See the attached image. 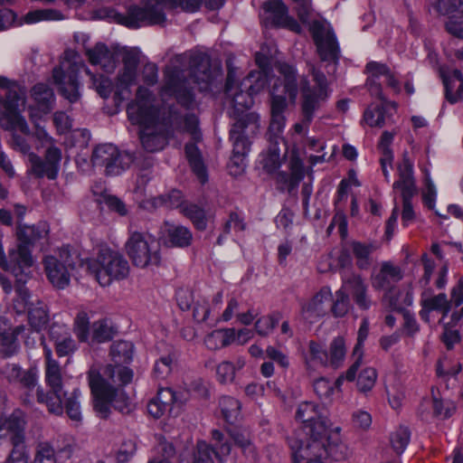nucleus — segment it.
I'll use <instances>...</instances> for the list:
<instances>
[{
	"label": "nucleus",
	"instance_id": "1",
	"mask_svg": "<svg viewBox=\"0 0 463 463\" xmlns=\"http://www.w3.org/2000/svg\"><path fill=\"white\" fill-rule=\"evenodd\" d=\"M153 94L139 86L135 99L127 108L128 118L139 128L141 145L147 152L164 149L173 128L174 84L171 79L160 90V101L153 104Z\"/></svg>",
	"mask_w": 463,
	"mask_h": 463
},
{
	"label": "nucleus",
	"instance_id": "2",
	"mask_svg": "<svg viewBox=\"0 0 463 463\" xmlns=\"http://www.w3.org/2000/svg\"><path fill=\"white\" fill-rule=\"evenodd\" d=\"M295 419L302 424L306 439L296 447L291 445L294 463H324L326 456L336 461L346 458L347 448L341 439V428H331L317 404L299 403Z\"/></svg>",
	"mask_w": 463,
	"mask_h": 463
},
{
	"label": "nucleus",
	"instance_id": "3",
	"mask_svg": "<svg viewBox=\"0 0 463 463\" xmlns=\"http://www.w3.org/2000/svg\"><path fill=\"white\" fill-rule=\"evenodd\" d=\"M110 354L115 364L107 365L102 374L95 369L89 373L94 409L103 418L109 415L110 407L122 412L129 410V398L123 387L131 382L133 373L124 364L132 360L133 345L128 341L116 342L111 346Z\"/></svg>",
	"mask_w": 463,
	"mask_h": 463
},
{
	"label": "nucleus",
	"instance_id": "4",
	"mask_svg": "<svg viewBox=\"0 0 463 463\" xmlns=\"http://www.w3.org/2000/svg\"><path fill=\"white\" fill-rule=\"evenodd\" d=\"M81 70L91 77L92 86L100 97L107 99L111 93H115V82L106 76L92 74L80 55L70 50L64 52L60 65L52 72L53 83L70 102H76L80 97L78 74Z\"/></svg>",
	"mask_w": 463,
	"mask_h": 463
},
{
	"label": "nucleus",
	"instance_id": "5",
	"mask_svg": "<svg viewBox=\"0 0 463 463\" xmlns=\"http://www.w3.org/2000/svg\"><path fill=\"white\" fill-rule=\"evenodd\" d=\"M280 76L273 83L271 90V121L269 129L275 135L285 128L284 111L287 108V97L295 101L298 95V84L295 70L288 64H279Z\"/></svg>",
	"mask_w": 463,
	"mask_h": 463
},
{
	"label": "nucleus",
	"instance_id": "6",
	"mask_svg": "<svg viewBox=\"0 0 463 463\" xmlns=\"http://www.w3.org/2000/svg\"><path fill=\"white\" fill-rule=\"evenodd\" d=\"M81 266L92 275L99 284L106 287L113 280L126 278L129 271L128 261L118 252L101 248L95 256L84 261Z\"/></svg>",
	"mask_w": 463,
	"mask_h": 463
},
{
	"label": "nucleus",
	"instance_id": "7",
	"mask_svg": "<svg viewBox=\"0 0 463 463\" xmlns=\"http://www.w3.org/2000/svg\"><path fill=\"white\" fill-rule=\"evenodd\" d=\"M0 88L6 90L0 113L1 126L5 129L18 130L28 135L29 127L21 114L25 106V89L3 76H0Z\"/></svg>",
	"mask_w": 463,
	"mask_h": 463
},
{
	"label": "nucleus",
	"instance_id": "8",
	"mask_svg": "<svg viewBox=\"0 0 463 463\" xmlns=\"http://www.w3.org/2000/svg\"><path fill=\"white\" fill-rule=\"evenodd\" d=\"M34 128L36 129L35 127ZM34 137L42 147L47 148L44 160H42L37 155L31 153L29 144L20 136H13L12 146L15 150L27 155L31 172L39 177L46 176L49 179H55L60 169L61 152L58 147L54 146L53 139L52 145H43L36 137V131L34 132Z\"/></svg>",
	"mask_w": 463,
	"mask_h": 463
},
{
	"label": "nucleus",
	"instance_id": "9",
	"mask_svg": "<svg viewBox=\"0 0 463 463\" xmlns=\"http://www.w3.org/2000/svg\"><path fill=\"white\" fill-rule=\"evenodd\" d=\"M309 72L312 74L313 85L306 79L300 82L302 94V112L304 121L309 123L315 112L319 109L330 95L328 82L323 72L314 65L309 64Z\"/></svg>",
	"mask_w": 463,
	"mask_h": 463
},
{
	"label": "nucleus",
	"instance_id": "10",
	"mask_svg": "<svg viewBox=\"0 0 463 463\" xmlns=\"http://www.w3.org/2000/svg\"><path fill=\"white\" fill-rule=\"evenodd\" d=\"M173 5L174 0H146L144 6H131L119 17V23L132 29L161 24L165 21V10Z\"/></svg>",
	"mask_w": 463,
	"mask_h": 463
},
{
	"label": "nucleus",
	"instance_id": "11",
	"mask_svg": "<svg viewBox=\"0 0 463 463\" xmlns=\"http://www.w3.org/2000/svg\"><path fill=\"white\" fill-rule=\"evenodd\" d=\"M127 254L132 263L144 269L160 263L159 242L149 233L132 232L126 242Z\"/></svg>",
	"mask_w": 463,
	"mask_h": 463
},
{
	"label": "nucleus",
	"instance_id": "12",
	"mask_svg": "<svg viewBox=\"0 0 463 463\" xmlns=\"http://www.w3.org/2000/svg\"><path fill=\"white\" fill-rule=\"evenodd\" d=\"M413 161L411 160L407 152L402 156V161L397 165L398 180L392 184L393 190L400 192L402 198L403 209L402 220L407 225L414 219V212L411 200L418 193L414 178Z\"/></svg>",
	"mask_w": 463,
	"mask_h": 463
},
{
	"label": "nucleus",
	"instance_id": "13",
	"mask_svg": "<svg viewBox=\"0 0 463 463\" xmlns=\"http://www.w3.org/2000/svg\"><path fill=\"white\" fill-rule=\"evenodd\" d=\"M31 96L34 104L29 106V116L36 128V137L43 145H52V137L41 126V121L52 109L55 99L53 91L46 84L38 83L33 87Z\"/></svg>",
	"mask_w": 463,
	"mask_h": 463
},
{
	"label": "nucleus",
	"instance_id": "14",
	"mask_svg": "<svg viewBox=\"0 0 463 463\" xmlns=\"http://www.w3.org/2000/svg\"><path fill=\"white\" fill-rule=\"evenodd\" d=\"M8 258L9 260L5 251L2 234H0V267L14 275L17 285L25 284L32 277L34 266L31 251L23 245H16L8 250Z\"/></svg>",
	"mask_w": 463,
	"mask_h": 463
},
{
	"label": "nucleus",
	"instance_id": "15",
	"mask_svg": "<svg viewBox=\"0 0 463 463\" xmlns=\"http://www.w3.org/2000/svg\"><path fill=\"white\" fill-rule=\"evenodd\" d=\"M310 31L321 61H327V73H334L336 70L339 48L330 24L316 21L312 24Z\"/></svg>",
	"mask_w": 463,
	"mask_h": 463
},
{
	"label": "nucleus",
	"instance_id": "16",
	"mask_svg": "<svg viewBox=\"0 0 463 463\" xmlns=\"http://www.w3.org/2000/svg\"><path fill=\"white\" fill-rule=\"evenodd\" d=\"M43 266L47 279L54 288L63 289L69 286L75 269L73 258L69 251H61L57 256H46Z\"/></svg>",
	"mask_w": 463,
	"mask_h": 463
},
{
	"label": "nucleus",
	"instance_id": "17",
	"mask_svg": "<svg viewBox=\"0 0 463 463\" xmlns=\"http://www.w3.org/2000/svg\"><path fill=\"white\" fill-rule=\"evenodd\" d=\"M260 128L259 116L256 113L245 115L235 121L230 135L233 144L232 154L246 156L250 150L249 138L257 134Z\"/></svg>",
	"mask_w": 463,
	"mask_h": 463
},
{
	"label": "nucleus",
	"instance_id": "18",
	"mask_svg": "<svg viewBox=\"0 0 463 463\" xmlns=\"http://www.w3.org/2000/svg\"><path fill=\"white\" fill-rule=\"evenodd\" d=\"M252 97L253 95L250 91L243 88L241 81L238 82L232 75H228L226 82V101L230 106V116L232 117L235 121L251 113L247 111L253 104Z\"/></svg>",
	"mask_w": 463,
	"mask_h": 463
},
{
	"label": "nucleus",
	"instance_id": "19",
	"mask_svg": "<svg viewBox=\"0 0 463 463\" xmlns=\"http://www.w3.org/2000/svg\"><path fill=\"white\" fill-rule=\"evenodd\" d=\"M138 56L133 51H126L122 57V66L119 68L115 80V95L124 99L131 93V88L137 80Z\"/></svg>",
	"mask_w": 463,
	"mask_h": 463
},
{
	"label": "nucleus",
	"instance_id": "20",
	"mask_svg": "<svg viewBox=\"0 0 463 463\" xmlns=\"http://www.w3.org/2000/svg\"><path fill=\"white\" fill-rule=\"evenodd\" d=\"M16 298L14 301V308L17 313H23L28 309V320L35 332H40L49 321V316L43 304L29 307L30 295L24 284L16 285Z\"/></svg>",
	"mask_w": 463,
	"mask_h": 463
},
{
	"label": "nucleus",
	"instance_id": "21",
	"mask_svg": "<svg viewBox=\"0 0 463 463\" xmlns=\"http://www.w3.org/2000/svg\"><path fill=\"white\" fill-rule=\"evenodd\" d=\"M130 157L121 154L112 144L98 146L93 151L92 162L95 165L106 167L108 175H119L128 165Z\"/></svg>",
	"mask_w": 463,
	"mask_h": 463
},
{
	"label": "nucleus",
	"instance_id": "22",
	"mask_svg": "<svg viewBox=\"0 0 463 463\" xmlns=\"http://www.w3.org/2000/svg\"><path fill=\"white\" fill-rule=\"evenodd\" d=\"M434 8L443 15H450L446 24L447 31L463 38V0H437Z\"/></svg>",
	"mask_w": 463,
	"mask_h": 463
},
{
	"label": "nucleus",
	"instance_id": "23",
	"mask_svg": "<svg viewBox=\"0 0 463 463\" xmlns=\"http://www.w3.org/2000/svg\"><path fill=\"white\" fill-rule=\"evenodd\" d=\"M189 74L200 90H206L221 75V71L219 69H211L210 59L206 54H196L191 58Z\"/></svg>",
	"mask_w": 463,
	"mask_h": 463
},
{
	"label": "nucleus",
	"instance_id": "24",
	"mask_svg": "<svg viewBox=\"0 0 463 463\" xmlns=\"http://www.w3.org/2000/svg\"><path fill=\"white\" fill-rule=\"evenodd\" d=\"M265 19L270 24L299 33L300 25L288 15V8L281 0H269L263 4Z\"/></svg>",
	"mask_w": 463,
	"mask_h": 463
},
{
	"label": "nucleus",
	"instance_id": "25",
	"mask_svg": "<svg viewBox=\"0 0 463 463\" xmlns=\"http://www.w3.org/2000/svg\"><path fill=\"white\" fill-rule=\"evenodd\" d=\"M333 298L331 288L325 286L320 288L308 301L304 303L301 313L306 320L313 322L324 317Z\"/></svg>",
	"mask_w": 463,
	"mask_h": 463
},
{
	"label": "nucleus",
	"instance_id": "26",
	"mask_svg": "<svg viewBox=\"0 0 463 463\" xmlns=\"http://www.w3.org/2000/svg\"><path fill=\"white\" fill-rule=\"evenodd\" d=\"M402 279V273L398 266L383 262L378 270L371 277L372 286L375 290H394L393 285Z\"/></svg>",
	"mask_w": 463,
	"mask_h": 463
},
{
	"label": "nucleus",
	"instance_id": "27",
	"mask_svg": "<svg viewBox=\"0 0 463 463\" xmlns=\"http://www.w3.org/2000/svg\"><path fill=\"white\" fill-rule=\"evenodd\" d=\"M86 56L91 65L99 66L106 72H112L117 66L116 52L102 43L86 49Z\"/></svg>",
	"mask_w": 463,
	"mask_h": 463
},
{
	"label": "nucleus",
	"instance_id": "28",
	"mask_svg": "<svg viewBox=\"0 0 463 463\" xmlns=\"http://www.w3.org/2000/svg\"><path fill=\"white\" fill-rule=\"evenodd\" d=\"M366 71L369 73L368 86L372 94L380 95L382 89L380 84L376 82V80L380 76H383L386 79L387 84L395 91L400 92V84L396 80L393 73L387 68L386 65L376 61H371L366 65Z\"/></svg>",
	"mask_w": 463,
	"mask_h": 463
},
{
	"label": "nucleus",
	"instance_id": "29",
	"mask_svg": "<svg viewBox=\"0 0 463 463\" xmlns=\"http://www.w3.org/2000/svg\"><path fill=\"white\" fill-rule=\"evenodd\" d=\"M50 337L54 342L55 349L60 356L73 353L77 346L71 338L69 328L64 325H52L50 328Z\"/></svg>",
	"mask_w": 463,
	"mask_h": 463
},
{
	"label": "nucleus",
	"instance_id": "30",
	"mask_svg": "<svg viewBox=\"0 0 463 463\" xmlns=\"http://www.w3.org/2000/svg\"><path fill=\"white\" fill-rule=\"evenodd\" d=\"M174 402V391L171 388H161L157 394L147 404V411L155 418H160L171 411Z\"/></svg>",
	"mask_w": 463,
	"mask_h": 463
},
{
	"label": "nucleus",
	"instance_id": "31",
	"mask_svg": "<svg viewBox=\"0 0 463 463\" xmlns=\"http://www.w3.org/2000/svg\"><path fill=\"white\" fill-rule=\"evenodd\" d=\"M2 373L9 382L20 383L26 388L35 386L38 380V372L36 369L22 371L17 364H6Z\"/></svg>",
	"mask_w": 463,
	"mask_h": 463
},
{
	"label": "nucleus",
	"instance_id": "32",
	"mask_svg": "<svg viewBox=\"0 0 463 463\" xmlns=\"http://www.w3.org/2000/svg\"><path fill=\"white\" fill-rule=\"evenodd\" d=\"M176 202H178V203L175 205V208H177L184 216L191 220L198 230L203 231L206 229L207 217L203 209L190 202L184 200L179 201V196L175 194V203Z\"/></svg>",
	"mask_w": 463,
	"mask_h": 463
},
{
	"label": "nucleus",
	"instance_id": "33",
	"mask_svg": "<svg viewBox=\"0 0 463 463\" xmlns=\"http://www.w3.org/2000/svg\"><path fill=\"white\" fill-rule=\"evenodd\" d=\"M44 355L46 358L45 379L48 385L54 392L61 391V375L59 364L52 358V349L43 341Z\"/></svg>",
	"mask_w": 463,
	"mask_h": 463
},
{
	"label": "nucleus",
	"instance_id": "34",
	"mask_svg": "<svg viewBox=\"0 0 463 463\" xmlns=\"http://www.w3.org/2000/svg\"><path fill=\"white\" fill-rule=\"evenodd\" d=\"M185 156L198 181L204 184L208 181V173L198 147L194 144H186Z\"/></svg>",
	"mask_w": 463,
	"mask_h": 463
},
{
	"label": "nucleus",
	"instance_id": "35",
	"mask_svg": "<svg viewBox=\"0 0 463 463\" xmlns=\"http://www.w3.org/2000/svg\"><path fill=\"white\" fill-rule=\"evenodd\" d=\"M24 331V326L7 327L0 332V354L4 356L14 354L19 348L18 335Z\"/></svg>",
	"mask_w": 463,
	"mask_h": 463
},
{
	"label": "nucleus",
	"instance_id": "36",
	"mask_svg": "<svg viewBox=\"0 0 463 463\" xmlns=\"http://www.w3.org/2000/svg\"><path fill=\"white\" fill-rule=\"evenodd\" d=\"M305 364L308 371L314 370V364L322 366L328 365V354L322 344L313 340L308 342L307 351L305 354Z\"/></svg>",
	"mask_w": 463,
	"mask_h": 463
},
{
	"label": "nucleus",
	"instance_id": "37",
	"mask_svg": "<svg viewBox=\"0 0 463 463\" xmlns=\"http://www.w3.org/2000/svg\"><path fill=\"white\" fill-rule=\"evenodd\" d=\"M383 301L388 303V305L394 309H402L404 307H409L413 303L412 288L409 285L402 290H389L384 293Z\"/></svg>",
	"mask_w": 463,
	"mask_h": 463
},
{
	"label": "nucleus",
	"instance_id": "38",
	"mask_svg": "<svg viewBox=\"0 0 463 463\" xmlns=\"http://www.w3.org/2000/svg\"><path fill=\"white\" fill-rule=\"evenodd\" d=\"M443 81L446 97L451 103L463 98V76L459 71H453L450 75L444 78Z\"/></svg>",
	"mask_w": 463,
	"mask_h": 463
},
{
	"label": "nucleus",
	"instance_id": "39",
	"mask_svg": "<svg viewBox=\"0 0 463 463\" xmlns=\"http://www.w3.org/2000/svg\"><path fill=\"white\" fill-rule=\"evenodd\" d=\"M234 335L233 328L214 330L205 337L204 344L210 350H218L232 344Z\"/></svg>",
	"mask_w": 463,
	"mask_h": 463
},
{
	"label": "nucleus",
	"instance_id": "40",
	"mask_svg": "<svg viewBox=\"0 0 463 463\" xmlns=\"http://www.w3.org/2000/svg\"><path fill=\"white\" fill-rule=\"evenodd\" d=\"M290 177L285 173H278L277 180L287 185L288 191L293 190L298 186V183L304 177V165L302 161L298 157H293L290 161Z\"/></svg>",
	"mask_w": 463,
	"mask_h": 463
},
{
	"label": "nucleus",
	"instance_id": "41",
	"mask_svg": "<svg viewBox=\"0 0 463 463\" xmlns=\"http://www.w3.org/2000/svg\"><path fill=\"white\" fill-rule=\"evenodd\" d=\"M245 365V360L238 358L235 363L223 361L216 367L217 379L222 383H232L235 379L236 372Z\"/></svg>",
	"mask_w": 463,
	"mask_h": 463
},
{
	"label": "nucleus",
	"instance_id": "42",
	"mask_svg": "<svg viewBox=\"0 0 463 463\" xmlns=\"http://www.w3.org/2000/svg\"><path fill=\"white\" fill-rule=\"evenodd\" d=\"M117 328L107 318L98 320L91 326V338L94 342L103 343L109 341L116 335Z\"/></svg>",
	"mask_w": 463,
	"mask_h": 463
},
{
	"label": "nucleus",
	"instance_id": "43",
	"mask_svg": "<svg viewBox=\"0 0 463 463\" xmlns=\"http://www.w3.org/2000/svg\"><path fill=\"white\" fill-rule=\"evenodd\" d=\"M190 81L187 80H175V102L180 104L185 109L191 110L196 108L197 103L190 87Z\"/></svg>",
	"mask_w": 463,
	"mask_h": 463
},
{
	"label": "nucleus",
	"instance_id": "44",
	"mask_svg": "<svg viewBox=\"0 0 463 463\" xmlns=\"http://www.w3.org/2000/svg\"><path fill=\"white\" fill-rule=\"evenodd\" d=\"M328 354V365L332 368L340 367L346 354L345 343L343 337L337 336L333 339L329 345V353Z\"/></svg>",
	"mask_w": 463,
	"mask_h": 463
},
{
	"label": "nucleus",
	"instance_id": "45",
	"mask_svg": "<svg viewBox=\"0 0 463 463\" xmlns=\"http://www.w3.org/2000/svg\"><path fill=\"white\" fill-rule=\"evenodd\" d=\"M33 463H59L52 445L47 441L38 442L34 449ZM96 463L108 462L105 460H99Z\"/></svg>",
	"mask_w": 463,
	"mask_h": 463
},
{
	"label": "nucleus",
	"instance_id": "46",
	"mask_svg": "<svg viewBox=\"0 0 463 463\" xmlns=\"http://www.w3.org/2000/svg\"><path fill=\"white\" fill-rule=\"evenodd\" d=\"M61 395L67 394L62 392H52L45 394L43 390H38L37 398L39 402L45 403L50 412L60 415L63 411Z\"/></svg>",
	"mask_w": 463,
	"mask_h": 463
},
{
	"label": "nucleus",
	"instance_id": "47",
	"mask_svg": "<svg viewBox=\"0 0 463 463\" xmlns=\"http://www.w3.org/2000/svg\"><path fill=\"white\" fill-rule=\"evenodd\" d=\"M268 79V71H251L245 79L241 80L244 89L250 91L252 95L262 90Z\"/></svg>",
	"mask_w": 463,
	"mask_h": 463
},
{
	"label": "nucleus",
	"instance_id": "48",
	"mask_svg": "<svg viewBox=\"0 0 463 463\" xmlns=\"http://www.w3.org/2000/svg\"><path fill=\"white\" fill-rule=\"evenodd\" d=\"M386 119L385 109L381 105H371L364 114V121L372 128H383Z\"/></svg>",
	"mask_w": 463,
	"mask_h": 463
},
{
	"label": "nucleus",
	"instance_id": "49",
	"mask_svg": "<svg viewBox=\"0 0 463 463\" xmlns=\"http://www.w3.org/2000/svg\"><path fill=\"white\" fill-rule=\"evenodd\" d=\"M17 245L24 246L29 251L28 246L42 237V232L34 225L19 224L17 227Z\"/></svg>",
	"mask_w": 463,
	"mask_h": 463
},
{
	"label": "nucleus",
	"instance_id": "50",
	"mask_svg": "<svg viewBox=\"0 0 463 463\" xmlns=\"http://www.w3.org/2000/svg\"><path fill=\"white\" fill-rule=\"evenodd\" d=\"M340 288L347 294L350 293L354 298L358 294L363 293L368 287L360 275L352 273L343 278V284Z\"/></svg>",
	"mask_w": 463,
	"mask_h": 463
},
{
	"label": "nucleus",
	"instance_id": "51",
	"mask_svg": "<svg viewBox=\"0 0 463 463\" xmlns=\"http://www.w3.org/2000/svg\"><path fill=\"white\" fill-rule=\"evenodd\" d=\"M351 250L356 259V264L360 269H366L370 265V255L373 251L372 245L353 241L350 244Z\"/></svg>",
	"mask_w": 463,
	"mask_h": 463
},
{
	"label": "nucleus",
	"instance_id": "52",
	"mask_svg": "<svg viewBox=\"0 0 463 463\" xmlns=\"http://www.w3.org/2000/svg\"><path fill=\"white\" fill-rule=\"evenodd\" d=\"M411 439V432L407 427L401 426L392 432L390 442L393 450L398 454H402L408 446Z\"/></svg>",
	"mask_w": 463,
	"mask_h": 463
},
{
	"label": "nucleus",
	"instance_id": "53",
	"mask_svg": "<svg viewBox=\"0 0 463 463\" xmlns=\"http://www.w3.org/2000/svg\"><path fill=\"white\" fill-rule=\"evenodd\" d=\"M220 407L226 421L232 423L240 414L241 403L230 396H223L220 400Z\"/></svg>",
	"mask_w": 463,
	"mask_h": 463
},
{
	"label": "nucleus",
	"instance_id": "54",
	"mask_svg": "<svg viewBox=\"0 0 463 463\" xmlns=\"http://www.w3.org/2000/svg\"><path fill=\"white\" fill-rule=\"evenodd\" d=\"M62 14L54 9H39L27 13L24 16L26 24H35L41 21H54L62 19Z\"/></svg>",
	"mask_w": 463,
	"mask_h": 463
},
{
	"label": "nucleus",
	"instance_id": "55",
	"mask_svg": "<svg viewBox=\"0 0 463 463\" xmlns=\"http://www.w3.org/2000/svg\"><path fill=\"white\" fill-rule=\"evenodd\" d=\"M386 392L389 402L393 409H398L402 405L404 399V388L402 383L398 380H393L386 385Z\"/></svg>",
	"mask_w": 463,
	"mask_h": 463
},
{
	"label": "nucleus",
	"instance_id": "56",
	"mask_svg": "<svg viewBox=\"0 0 463 463\" xmlns=\"http://www.w3.org/2000/svg\"><path fill=\"white\" fill-rule=\"evenodd\" d=\"M421 306L427 307L432 310L442 311L443 317L447 316L450 310V302L444 293L423 298L421 300Z\"/></svg>",
	"mask_w": 463,
	"mask_h": 463
},
{
	"label": "nucleus",
	"instance_id": "57",
	"mask_svg": "<svg viewBox=\"0 0 463 463\" xmlns=\"http://www.w3.org/2000/svg\"><path fill=\"white\" fill-rule=\"evenodd\" d=\"M376 379L377 373L375 369L368 367L363 370L357 378V387L359 392L364 393L370 392L373 388Z\"/></svg>",
	"mask_w": 463,
	"mask_h": 463
},
{
	"label": "nucleus",
	"instance_id": "58",
	"mask_svg": "<svg viewBox=\"0 0 463 463\" xmlns=\"http://www.w3.org/2000/svg\"><path fill=\"white\" fill-rule=\"evenodd\" d=\"M315 393L324 402H331L334 395V384L326 378H318L313 383Z\"/></svg>",
	"mask_w": 463,
	"mask_h": 463
},
{
	"label": "nucleus",
	"instance_id": "59",
	"mask_svg": "<svg viewBox=\"0 0 463 463\" xmlns=\"http://www.w3.org/2000/svg\"><path fill=\"white\" fill-rule=\"evenodd\" d=\"M80 392L75 389L64 402L66 411L68 416L75 421H79L81 419L80 406L79 402V397Z\"/></svg>",
	"mask_w": 463,
	"mask_h": 463
},
{
	"label": "nucleus",
	"instance_id": "60",
	"mask_svg": "<svg viewBox=\"0 0 463 463\" xmlns=\"http://www.w3.org/2000/svg\"><path fill=\"white\" fill-rule=\"evenodd\" d=\"M331 310L335 317H344L349 310V296L344 289L339 288L335 292Z\"/></svg>",
	"mask_w": 463,
	"mask_h": 463
},
{
	"label": "nucleus",
	"instance_id": "61",
	"mask_svg": "<svg viewBox=\"0 0 463 463\" xmlns=\"http://www.w3.org/2000/svg\"><path fill=\"white\" fill-rule=\"evenodd\" d=\"M74 332L81 342H86L90 338V320L85 312L77 315L74 321Z\"/></svg>",
	"mask_w": 463,
	"mask_h": 463
},
{
	"label": "nucleus",
	"instance_id": "62",
	"mask_svg": "<svg viewBox=\"0 0 463 463\" xmlns=\"http://www.w3.org/2000/svg\"><path fill=\"white\" fill-rule=\"evenodd\" d=\"M234 442L238 445L244 455L251 459L257 458V451L250 438L241 432H234L232 435Z\"/></svg>",
	"mask_w": 463,
	"mask_h": 463
},
{
	"label": "nucleus",
	"instance_id": "63",
	"mask_svg": "<svg viewBox=\"0 0 463 463\" xmlns=\"http://www.w3.org/2000/svg\"><path fill=\"white\" fill-rule=\"evenodd\" d=\"M212 437L215 442V449H213L214 456L222 462L223 458L230 455L231 445L227 441L223 440V434L217 430H213Z\"/></svg>",
	"mask_w": 463,
	"mask_h": 463
},
{
	"label": "nucleus",
	"instance_id": "64",
	"mask_svg": "<svg viewBox=\"0 0 463 463\" xmlns=\"http://www.w3.org/2000/svg\"><path fill=\"white\" fill-rule=\"evenodd\" d=\"M279 315H270L260 317L255 322V330L257 334L261 336L268 335L279 323Z\"/></svg>",
	"mask_w": 463,
	"mask_h": 463
}]
</instances>
